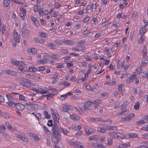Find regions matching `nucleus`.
<instances>
[{
	"label": "nucleus",
	"mask_w": 148,
	"mask_h": 148,
	"mask_svg": "<svg viewBox=\"0 0 148 148\" xmlns=\"http://www.w3.org/2000/svg\"><path fill=\"white\" fill-rule=\"evenodd\" d=\"M147 50L146 48L145 47H144L143 50V56L146 57L147 55Z\"/></svg>",
	"instance_id": "40"
},
{
	"label": "nucleus",
	"mask_w": 148,
	"mask_h": 148,
	"mask_svg": "<svg viewBox=\"0 0 148 148\" xmlns=\"http://www.w3.org/2000/svg\"><path fill=\"white\" fill-rule=\"evenodd\" d=\"M71 107V106L64 105L63 106L62 110L63 111L67 112H68L69 110L70 109V108Z\"/></svg>",
	"instance_id": "19"
},
{
	"label": "nucleus",
	"mask_w": 148,
	"mask_h": 148,
	"mask_svg": "<svg viewBox=\"0 0 148 148\" xmlns=\"http://www.w3.org/2000/svg\"><path fill=\"white\" fill-rule=\"evenodd\" d=\"M16 108L18 110H22L25 108L24 105L20 103H16Z\"/></svg>",
	"instance_id": "10"
},
{
	"label": "nucleus",
	"mask_w": 148,
	"mask_h": 148,
	"mask_svg": "<svg viewBox=\"0 0 148 148\" xmlns=\"http://www.w3.org/2000/svg\"><path fill=\"white\" fill-rule=\"evenodd\" d=\"M140 103L138 101L135 103L134 108L136 110H137L139 108Z\"/></svg>",
	"instance_id": "38"
},
{
	"label": "nucleus",
	"mask_w": 148,
	"mask_h": 148,
	"mask_svg": "<svg viewBox=\"0 0 148 148\" xmlns=\"http://www.w3.org/2000/svg\"><path fill=\"white\" fill-rule=\"evenodd\" d=\"M101 103V101L100 99H97L93 102L94 104H99Z\"/></svg>",
	"instance_id": "43"
},
{
	"label": "nucleus",
	"mask_w": 148,
	"mask_h": 148,
	"mask_svg": "<svg viewBox=\"0 0 148 148\" xmlns=\"http://www.w3.org/2000/svg\"><path fill=\"white\" fill-rule=\"evenodd\" d=\"M52 130L53 132L52 134H56L57 133L58 134H60L58 128L56 125L53 127Z\"/></svg>",
	"instance_id": "14"
},
{
	"label": "nucleus",
	"mask_w": 148,
	"mask_h": 148,
	"mask_svg": "<svg viewBox=\"0 0 148 148\" xmlns=\"http://www.w3.org/2000/svg\"><path fill=\"white\" fill-rule=\"evenodd\" d=\"M10 0H4L3 1V6L5 7H8L9 5V3L10 2Z\"/></svg>",
	"instance_id": "24"
},
{
	"label": "nucleus",
	"mask_w": 148,
	"mask_h": 148,
	"mask_svg": "<svg viewBox=\"0 0 148 148\" xmlns=\"http://www.w3.org/2000/svg\"><path fill=\"white\" fill-rule=\"evenodd\" d=\"M52 121L51 120H50L48 121V123L47 124V125L49 126H52L53 125L52 123Z\"/></svg>",
	"instance_id": "62"
},
{
	"label": "nucleus",
	"mask_w": 148,
	"mask_h": 148,
	"mask_svg": "<svg viewBox=\"0 0 148 148\" xmlns=\"http://www.w3.org/2000/svg\"><path fill=\"white\" fill-rule=\"evenodd\" d=\"M36 117L38 119H40L41 118V114L40 113H38L37 114H35Z\"/></svg>",
	"instance_id": "57"
},
{
	"label": "nucleus",
	"mask_w": 148,
	"mask_h": 148,
	"mask_svg": "<svg viewBox=\"0 0 148 148\" xmlns=\"http://www.w3.org/2000/svg\"><path fill=\"white\" fill-rule=\"evenodd\" d=\"M148 120L147 116L143 117L141 120H140L136 122V124L137 125H139L141 124H143L146 122Z\"/></svg>",
	"instance_id": "6"
},
{
	"label": "nucleus",
	"mask_w": 148,
	"mask_h": 148,
	"mask_svg": "<svg viewBox=\"0 0 148 148\" xmlns=\"http://www.w3.org/2000/svg\"><path fill=\"white\" fill-rule=\"evenodd\" d=\"M22 35L24 38L28 37L30 34V31L24 26L22 29Z\"/></svg>",
	"instance_id": "4"
},
{
	"label": "nucleus",
	"mask_w": 148,
	"mask_h": 148,
	"mask_svg": "<svg viewBox=\"0 0 148 148\" xmlns=\"http://www.w3.org/2000/svg\"><path fill=\"white\" fill-rule=\"evenodd\" d=\"M126 136L128 138H137L138 136L136 134L133 133H130L127 134Z\"/></svg>",
	"instance_id": "16"
},
{
	"label": "nucleus",
	"mask_w": 148,
	"mask_h": 148,
	"mask_svg": "<svg viewBox=\"0 0 148 148\" xmlns=\"http://www.w3.org/2000/svg\"><path fill=\"white\" fill-rule=\"evenodd\" d=\"M136 76L135 75H132L130 76L126 80V83L127 84H130L136 78Z\"/></svg>",
	"instance_id": "11"
},
{
	"label": "nucleus",
	"mask_w": 148,
	"mask_h": 148,
	"mask_svg": "<svg viewBox=\"0 0 148 148\" xmlns=\"http://www.w3.org/2000/svg\"><path fill=\"white\" fill-rule=\"evenodd\" d=\"M52 117L55 123H57L59 121V116L58 114H53Z\"/></svg>",
	"instance_id": "13"
},
{
	"label": "nucleus",
	"mask_w": 148,
	"mask_h": 148,
	"mask_svg": "<svg viewBox=\"0 0 148 148\" xmlns=\"http://www.w3.org/2000/svg\"><path fill=\"white\" fill-rule=\"evenodd\" d=\"M92 104V102L90 100H88L84 103V106L85 107H88Z\"/></svg>",
	"instance_id": "21"
},
{
	"label": "nucleus",
	"mask_w": 148,
	"mask_h": 148,
	"mask_svg": "<svg viewBox=\"0 0 148 148\" xmlns=\"http://www.w3.org/2000/svg\"><path fill=\"white\" fill-rule=\"evenodd\" d=\"M20 85L23 87H30L32 86L31 81L23 77H19Z\"/></svg>",
	"instance_id": "1"
},
{
	"label": "nucleus",
	"mask_w": 148,
	"mask_h": 148,
	"mask_svg": "<svg viewBox=\"0 0 148 148\" xmlns=\"http://www.w3.org/2000/svg\"><path fill=\"white\" fill-rule=\"evenodd\" d=\"M18 69L23 73H24L26 71L24 68L19 67L18 68Z\"/></svg>",
	"instance_id": "63"
},
{
	"label": "nucleus",
	"mask_w": 148,
	"mask_h": 148,
	"mask_svg": "<svg viewBox=\"0 0 148 148\" xmlns=\"http://www.w3.org/2000/svg\"><path fill=\"white\" fill-rule=\"evenodd\" d=\"M60 130L61 132L63 133L64 135H66L67 134L69 133L70 132L67 130L62 128H60Z\"/></svg>",
	"instance_id": "23"
},
{
	"label": "nucleus",
	"mask_w": 148,
	"mask_h": 148,
	"mask_svg": "<svg viewBox=\"0 0 148 148\" xmlns=\"http://www.w3.org/2000/svg\"><path fill=\"white\" fill-rule=\"evenodd\" d=\"M97 136L95 135H93L89 137V140H97Z\"/></svg>",
	"instance_id": "41"
},
{
	"label": "nucleus",
	"mask_w": 148,
	"mask_h": 148,
	"mask_svg": "<svg viewBox=\"0 0 148 148\" xmlns=\"http://www.w3.org/2000/svg\"><path fill=\"white\" fill-rule=\"evenodd\" d=\"M85 48V47H84V46H76L73 47L72 48V49L73 50L80 51L83 50Z\"/></svg>",
	"instance_id": "15"
},
{
	"label": "nucleus",
	"mask_w": 148,
	"mask_h": 148,
	"mask_svg": "<svg viewBox=\"0 0 148 148\" xmlns=\"http://www.w3.org/2000/svg\"><path fill=\"white\" fill-rule=\"evenodd\" d=\"M39 14L40 16H42L44 14L43 9L42 8H41L38 10Z\"/></svg>",
	"instance_id": "42"
},
{
	"label": "nucleus",
	"mask_w": 148,
	"mask_h": 148,
	"mask_svg": "<svg viewBox=\"0 0 148 148\" xmlns=\"http://www.w3.org/2000/svg\"><path fill=\"white\" fill-rule=\"evenodd\" d=\"M79 108L80 110H83L84 111H86L89 110L88 107H85L84 106L83 107H79Z\"/></svg>",
	"instance_id": "49"
},
{
	"label": "nucleus",
	"mask_w": 148,
	"mask_h": 148,
	"mask_svg": "<svg viewBox=\"0 0 148 148\" xmlns=\"http://www.w3.org/2000/svg\"><path fill=\"white\" fill-rule=\"evenodd\" d=\"M47 45L48 47H50L51 49H55L56 47V45L51 42L47 43Z\"/></svg>",
	"instance_id": "25"
},
{
	"label": "nucleus",
	"mask_w": 148,
	"mask_h": 148,
	"mask_svg": "<svg viewBox=\"0 0 148 148\" xmlns=\"http://www.w3.org/2000/svg\"><path fill=\"white\" fill-rule=\"evenodd\" d=\"M83 34L84 35H87L90 33V31L86 29L82 32Z\"/></svg>",
	"instance_id": "48"
},
{
	"label": "nucleus",
	"mask_w": 148,
	"mask_h": 148,
	"mask_svg": "<svg viewBox=\"0 0 148 148\" xmlns=\"http://www.w3.org/2000/svg\"><path fill=\"white\" fill-rule=\"evenodd\" d=\"M67 97V95H63L61 96L60 99L62 100H65Z\"/></svg>",
	"instance_id": "51"
},
{
	"label": "nucleus",
	"mask_w": 148,
	"mask_h": 148,
	"mask_svg": "<svg viewBox=\"0 0 148 148\" xmlns=\"http://www.w3.org/2000/svg\"><path fill=\"white\" fill-rule=\"evenodd\" d=\"M39 34L42 37L47 38V34L44 32H39Z\"/></svg>",
	"instance_id": "34"
},
{
	"label": "nucleus",
	"mask_w": 148,
	"mask_h": 148,
	"mask_svg": "<svg viewBox=\"0 0 148 148\" xmlns=\"http://www.w3.org/2000/svg\"><path fill=\"white\" fill-rule=\"evenodd\" d=\"M110 135L114 136L115 137H118L120 138H124L123 135L120 134L119 132H112L109 133Z\"/></svg>",
	"instance_id": "5"
},
{
	"label": "nucleus",
	"mask_w": 148,
	"mask_h": 148,
	"mask_svg": "<svg viewBox=\"0 0 148 148\" xmlns=\"http://www.w3.org/2000/svg\"><path fill=\"white\" fill-rule=\"evenodd\" d=\"M34 75L33 74H27L26 75V77L27 78H33L34 77Z\"/></svg>",
	"instance_id": "54"
},
{
	"label": "nucleus",
	"mask_w": 148,
	"mask_h": 148,
	"mask_svg": "<svg viewBox=\"0 0 148 148\" xmlns=\"http://www.w3.org/2000/svg\"><path fill=\"white\" fill-rule=\"evenodd\" d=\"M49 57V56L48 55H45L44 56V59H40L38 62L39 63L41 64H45L48 63L49 62V61H48L47 59H48Z\"/></svg>",
	"instance_id": "9"
},
{
	"label": "nucleus",
	"mask_w": 148,
	"mask_h": 148,
	"mask_svg": "<svg viewBox=\"0 0 148 148\" xmlns=\"http://www.w3.org/2000/svg\"><path fill=\"white\" fill-rule=\"evenodd\" d=\"M70 83L66 81H64V85L65 86H70Z\"/></svg>",
	"instance_id": "59"
},
{
	"label": "nucleus",
	"mask_w": 148,
	"mask_h": 148,
	"mask_svg": "<svg viewBox=\"0 0 148 148\" xmlns=\"http://www.w3.org/2000/svg\"><path fill=\"white\" fill-rule=\"evenodd\" d=\"M92 129L90 127H88L86 130V135L89 136L92 133Z\"/></svg>",
	"instance_id": "20"
},
{
	"label": "nucleus",
	"mask_w": 148,
	"mask_h": 148,
	"mask_svg": "<svg viewBox=\"0 0 148 148\" xmlns=\"http://www.w3.org/2000/svg\"><path fill=\"white\" fill-rule=\"evenodd\" d=\"M148 62V59H147L146 57L143 56L141 60V63L143 66H145Z\"/></svg>",
	"instance_id": "17"
},
{
	"label": "nucleus",
	"mask_w": 148,
	"mask_h": 148,
	"mask_svg": "<svg viewBox=\"0 0 148 148\" xmlns=\"http://www.w3.org/2000/svg\"><path fill=\"white\" fill-rule=\"evenodd\" d=\"M44 114L45 117L47 119H49L50 118L51 116L50 115H49L47 111L45 110L43 112Z\"/></svg>",
	"instance_id": "33"
},
{
	"label": "nucleus",
	"mask_w": 148,
	"mask_h": 148,
	"mask_svg": "<svg viewBox=\"0 0 148 148\" xmlns=\"http://www.w3.org/2000/svg\"><path fill=\"white\" fill-rule=\"evenodd\" d=\"M13 37L14 39H15V40L17 43H19L20 41L21 36L19 35H18V32L16 31L13 32Z\"/></svg>",
	"instance_id": "8"
},
{
	"label": "nucleus",
	"mask_w": 148,
	"mask_h": 148,
	"mask_svg": "<svg viewBox=\"0 0 148 148\" xmlns=\"http://www.w3.org/2000/svg\"><path fill=\"white\" fill-rule=\"evenodd\" d=\"M107 129L104 127H98L97 128L98 131L101 133H106V132Z\"/></svg>",
	"instance_id": "12"
},
{
	"label": "nucleus",
	"mask_w": 148,
	"mask_h": 148,
	"mask_svg": "<svg viewBox=\"0 0 148 148\" xmlns=\"http://www.w3.org/2000/svg\"><path fill=\"white\" fill-rule=\"evenodd\" d=\"M85 42L84 40H80L77 42V44L79 45H83Z\"/></svg>",
	"instance_id": "55"
},
{
	"label": "nucleus",
	"mask_w": 148,
	"mask_h": 148,
	"mask_svg": "<svg viewBox=\"0 0 148 148\" xmlns=\"http://www.w3.org/2000/svg\"><path fill=\"white\" fill-rule=\"evenodd\" d=\"M19 99L21 100L26 101L27 99V98L22 94H19Z\"/></svg>",
	"instance_id": "37"
},
{
	"label": "nucleus",
	"mask_w": 148,
	"mask_h": 148,
	"mask_svg": "<svg viewBox=\"0 0 148 148\" xmlns=\"http://www.w3.org/2000/svg\"><path fill=\"white\" fill-rule=\"evenodd\" d=\"M10 62L13 65L16 66H17V63L18 62L16 61V59H13L11 60Z\"/></svg>",
	"instance_id": "46"
},
{
	"label": "nucleus",
	"mask_w": 148,
	"mask_h": 148,
	"mask_svg": "<svg viewBox=\"0 0 148 148\" xmlns=\"http://www.w3.org/2000/svg\"><path fill=\"white\" fill-rule=\"evenodd\" d=\"M124 86L123 84H120L118 86V89L120 92H122L123 90L122 86Z\"/></svg>",
	"instance_id": "50"
},
{
	"label": "nucleus",
	"mask_w": 148,
	"mask_h": 148,
	"mask_svg": "<svg viewBox=\"0 0 148 148\" xmlns=\"http://www.w3.org/2000/svg\"><path fill=\"white\" fill-rule=\"evenodd\" d=\"M34 40L36 42L40 44H42L45 42L43 39L39 38L38 37L35 38Z\"/></svg>",
	"instance_id": "18"
},
{
	"label": "nucleus",
	"mask_w": 148,
	"mask_h": 148,
	"mask_svg": "<svg viewBox=\"0 0 148 148\" xmlns=\"http://www.w3.org/2000/svg\"><path fill=\"white\" fill-rule=\"evenodd\" d=\"M0 114L2 116H4L6 118H8L9 119L10 118V116L7 114L5 112H2V111L0 110Z\"/></svg>",
	"instance_id": "29"
},
{
	"label": "nucleus",
	"mask_w": 148,
	"mask_h": 148,
	"mask_svg": "<svg viewBox=\"0 0 148 148\" xmlns=\"http://www.w3.org/2000/svg\"><path fill=\"white\" fill-rule=\"evenodd\" d=\"M91 146L93 148H104L106 146L101 144L93 143L91 144Z\"/></svg>",
	"instance_id": "7"
},
{
	"label": "nucleus",
	"mask_w": 148,
	"mask_h": 148,
	"mask_svg": "<svg viewBox=\"0 0 148 148\" xmlns=\"http://www.w3.org/2000/svg\"><path fill=\"white\" fill-rule=\"evenodd\" d=\"M51 139L52 142L55 144L59 143V141L61 139V135L60 134H52Z\"/></svg>",
	"instance_id": "2"
},
{
	"label": "nucleus",
	"mask_w": 148,
	"mask_h": 148,
	"mask_svg": "<svg viewBox=\"0 0 148 148\" xmlns=\"http://www.w3.org/2000/svg\"><path fill=\"white\" fill-rule=\"evenodd\" d=\"M27 105L26 107V109L28 110L34 111L37 110L38 108V105L37 104L34 103H25Z\"/></svg>",
	"instance_id": "3"
},
{
	"label": "nucleus",
	"mask_w": 148,
	"mask_h": 148,
	"mask_svg": "<svg viewBox=\"0 0 148 148\" xmlns=\"http://www.w3.org/2000/svg\"><path fill=\"white\" fill-rule=\"evenodd\" d=\"M38 70L39 71H42L44 70L45 69V68L44 66H42L39 67L38 68Z\"/></svg>",
	"instance_id": "61"
},
{
	"label": "nucleus",
	"mask_w": 148,
	"mask_h": 148,
	"mask_svg": "<svg viewBox=\"0 0 148 148\" xmlns=\"http://www.w3.org/2000/svg\"><path fill=\"white\" fill-rule=\"evenodd\" d=\"M54 5L55 7L56 8H58L61 6V5L58 3H55Z\"/></svg>",
	"instance_id": "60"
},
{
	"label": "nucleus",
	"mask_w": 148,
	"mask_h": 148,
	"mask_svg": "<svg viewBox=\"0 0 148 148\" xmlns=\"http://www.w3.org/2000/svg\"><path fill=\"white\" fill-rule=\"evenodd\" d=\"M5 72L7 73L10 74L11 75H14L17 74V73L16 71H12L10 70H8L7 71H6Z\"/></svg>",
	"instance_id": "26"
},
{
	"label": "nucleus",
	"mask_w": 148,
	"mask_h": 148,
	"mask_svg": "<svg viewBox=\"0 0 148 148\" xmlns=\"http://www.w3.org/2000/svg\"><path fill=\"white\" fill-rule=\"evenodd\" d=\"M32 88L33 89H34H34H37L38 88V85L36 83H34V84H32Z\"/></svg>",
	"instance_id": "47"
},
{
	"label": "nucleus",
	"mask_w": 148,
	"mask_h": 148,
	"mask_svg": "<svg viewBox=\"0 0 148 148\" xmlns=\"http://www.w3.org/2000/svg\"><path fill=\"white\" fill-rule=\"evenodd\" d=\"M50 57L55 60H58L59 58V56L57 55H52L50 56Z\"/></svg>",
	"instance_id": "44"
},
{
	"label": "nucleus",
	"mask_w": 148,
	"mask_h": 148,
	"mask_svg": "<svg viewBox=\"0 0 148 148\" xmlns=\"http://www.w3.org/2000/svg\"><path fill=\"white\" fill-rule=\"evenodd\" d=\"M146 32V29L143 28H141L139 30V33L141 36H143V34Z\"/></svg>",
	"instance_id": "31"
},
{
	"label": "nucleus",
	"mask_w": 148,
	"mask_h": 148,
	"mask_svg": "<svg viewBox=\"0 0 148 148\" xmlns=\"http://www.w3.org/2000/svg\"><path fill=\"white\" fill-rule=\"evenodd\" d=\"M70 145L73 146L75 148H78L77 147V146L78 144V143L76 142H72L70 143Z\"/></svg>",
	"instance_id": "36"
},
{
	"label": "nucleus",
	"mask_w": 148,
	"mask_h": 148,
	"mask_svg": "<svg viewBox=\"0 0 148 148\" xmlns=\"http://www.w3.org/2000/svg\"><path fill=\"white\" fill-rule=\"evenodd\" d=\"M16 103H15L12 101H9L7 102V103L10 107H16Z\"/></svg>",
	"instance_id": "28"
},
{
	"label": "nucleus",
	"mask_w": 148,
	"mask_h": 148,
	"mask_svg": "<svg viewBox=\"0 0 148 148\" xmlns=\"http://www.w3.org/2000/svg\"><path fill=\"white\" fill-rule=\"evenodd\" d=\"M28 51H29L30 53L33 54H35L36 52V49L34 48H33L32 49H29Z\"/></svg>",
	"instance_id": "35"
},
{
	"label": "nucleus",
	"mask_w": 148,
	"mask_h": 148,
	"mask_svg": "<svg viewBox=\"0 0 148 148\" xmlns=\"http://www.w3.org/2000/svg\"><path fill=\"white\" fill-rule=\"evenodd\" d=\"M55 43L58 45H62V42L58 40H56L55 41Z\"/></svg>",
	"instance_id": "53"
},
{
	"label": "nucleus",
	"mask_w": 148,
	"mask_h": 148,
	"mask_svg": "<svg viewBox=\"0 0 148 148\" xmlns=\"http://www.w3.org/2000/svg\"><path fill=\"white\" fill-rule=\"evenodd\" d=\"M106 128L108 130H116L117 129V127L114 126H107Z\"/></svg>",
	"instance_id": "27"
},
{
	"label": "nucleus",
	"mask_w": 148,
	"mask_h": 148,
	"mask_svg": "<svg viewBox=\"0 0 148 148\" xmlns=\"http://www.w3.org/2000/svg\"><path fill=\"white\" fill-rule=\"evenodd\" d=\"M139 75L142 76L143 77H146V76L147 75V73H144L142 72H139Z\"/></svg>",
	"instance_id": "58"
},
{
	"label": "nucleus",
	"mask_w": 148,
	"mask_h": 148,
	"mask_svg": "<svg viewBox=\"0 0 148 148\" xmlns=\"http://www.w3.org/2000/svg\"><path fill=\"white\" fill-rule=\"evenodd\" d=\"M55 95V94L51 93H49L48 94L45 95V96L47 97V99H49V98H52Z\"/></svg>",
	"instance_id": "32"
},
{
	"label": "nucleus",
	"mask_w": 148,
	"mask_h": 148,
	"mask_svg": "<svg viewBox=\"0 0 148 148\" xmlns=\"http://www.w3.org/2000/svg\"><path fill=\"white\" fill-rule=\"evenodd\" d=\"M6 96L7 98L8 101H11L14 100V99L13 97L11 95H6Z\"/></svg>",
	"instance_id": "45"
},
{
	"label": "nucleus",
	"mask_w": 148,
	"mask_h": 148,
	"mask_svg": "<svg viewBox=\"0 0 148 148\" xmlns=\"http://www.w3.org/2000/svg\"><path fill=\"white\" fill-rule=\"evenodd\" d=\"M130 143H123L120 145V148H125L130 147Z\"/></svg>",
	"instance_id": "22"
},
{
	"label": "nucleus",
	"mask_w": 148,
	"mask_h": 148,
	"mask_svg": "<svg viewBox=\"0 0 148 148\" xmlns=\"http://www.w3.org/2000/svg\"><path fill=\"white\" fill-rule=\"evenodd\" d=\"M74 42L73 40H66L64 41V43L67 45H71L73 44Z\"/></svg>",
	"instance_id": "30"
},
{
	"label": "nucleus",
	"mask_w": 148,
	"mask_h": 148,
	"mask_svg": "<svg viewBox=\"0 0 148 148\" xmlns=\"http://www.w3.org/2000/svg\"><path fill=\"white\" fill-rule=\"evenodd\" d=\"M108 143L109 145H112V139L108 138L107 139Z\"/></svg>",
	"instance_id": "52"
},
{
	"label": "nucleus",
	"mask_w": 148,
	"mask_h": 148,
	"mask_svg": "<svg viewBox=\"0 0 148 148\" xmlns=\"http://www.w3.org/2000/svg\"><path fill=\"white\" fill-rule=\"evenodd\" d=\"M24 64H25L23 63V62H18L16 66H23V65Z\"/></svg>",
	"instance_id": "56"
},
{
	"label": "nucleus",
	"mask_w": 148,
	"mask_h": 148,
	"mask_svg": "<svg viewBox=\"0 0 148 148\" xmlns=\"http://www.w3.org/2000/svg\"><path fill=\"white\" fill-rule=\"evenodd\" d=\"M5 125L7 128L9 129H11V130H13L14 129L12 128V126L10 125V124L8 122L5 123Z\"/></svg>",
	"instance_id": "39"
},
{
	"label": "nucleus",
	"mask_w": 148,
	"mask_h": 148,
	"mask_svg": "<svg viewBox=\"0 0 148 148\" xmlns=\"http://www.w3.org/2000/svg\"><path fill=\"white\" fill-rule=\"evenodd\" d=\"M129 103L127 101H125L123 104L121 105V106H123L124 107H126L127 105H129Z\"/></svg>",
	"instance_id": "64"
}]
</instances>
